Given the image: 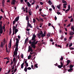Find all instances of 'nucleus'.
Masks as SVG:
<instances>
[{
	"label": "nucleus",
	"instance_id": "obj_36",
	"mask_svg": "<svg viewBox=\"0 0 74 74\" xmlns=\"http://www.w3.org/2000/svg\"><path fill=\"white\" fill-rule=\"evenodd\" d=\"M37 65H38V64H36L34 65L35 67H36V68H38V66H37Z\"/></svg>",
	"mask_w": 74,
	"mask_h": 74
},
{
	"label": "nucleus",
	"instance_id": "obj_30",
	"mask_svg": "<svg viewBox=\"0 0 74 74\" xmlns=\"http://www.w3.org/2000/svg\"><path fill=\"white\" fill-rule=\"evenodd\" d=\"M36 19H33V23H34V24H35V23H36Z\"/></svg>",
	"mask_w": 74,
	"mask_h": 74
},
{
	"label": "nucleus",
	"instance_id": "obj_16",
	"mask_svg": "<svg viewBox=\"0 0 74 74\" xmlns=\"http://www.w3.org/2000/svg\"><path fill=\"white\" fill-rule=\"evenodd\" d=\"M28 13L29 15L31 16V15H32V12L31 11V10H29L28 11Z\"/></svg>",
	"mask_w": 74,
	"mask_h": 74
},
{
	"label": "nucleus",
	"instance_id": "obj_43",
	"mask_svg": "<svg viewBox=\"0 0 74 74\" xmlns=\"http://www.w3.org/2000/svg\"><path fill=\"white\" fill-rule=\"evenodd\" d=\"M6 41H5V40H4L3 42H4L3 43V45H5V43H6Z\"/></svg>",
	"mask_w": 74,
	"mask_h": 74
},
{
	"label": "nucleus",
	"instance_id": "obj_64",
	"mask_svg": "<svg viewBox=\"0 0 74 74\" xmlns=\"http://www.w3.org/2000/svg\"><path fill=\"white\" fill-rule=\"evenodd\" d=\"M3 16H0V20H1V18H2Z\"/></svg>",
	"mask_w": 74,
	"mask_h": 74
},
{
	"label": "nucleus",
	"instance_id": "obj_29",
	"mask_svg": "<svg viewBox=\"0 0 74 74\" xmlns=\"http://www.w3.org/2000/svg\"><path fill=\"white\" fill-rule=\"evenodd\" d=\"M29 17H28V16H27V15L26 17V20H27V21H29L28 20H29Z\"/></svg>",
	"mask_w": 74,
	"mask_h": 74
},
{
	"label": "nucleus",
	"instance_id": "obj_55",
	"mask_svg": "<svg viewBox=\"0 0 74 74\" xmlns=\"http://www.w3.org/2000/svg\"><path fill=\"white\" fill-rule=\"evenodd\" d=\"M9 45L10 48L11 47V43H10Z\"/></svg>",
	"mask_w": 74,
	"mask_h": 74
},
{
	"label": "nucleus",
	"instance_id": "obj_27",
	"mask_svg": "<svg viewBox=\"0 0 74 74\" xmlns=\"http://www.w3.org/2000/svg\"><path fill=\"white\" fill-rule=\"evenodd\" d=\"M58 68H59V69H61L62 67H63V66L61 65H58Z\"/></svg>",
	"mask_w": 74,
	"mask_h": 74
},
{
	"label": "nucleus",
	"instance_id": "obj_59",
	"mask_svg": "<svg viewBox=\"0 0 74 74\" xmlns=\"http://www.w3.org/2000/svg\"><path fill=\"white\" fill-rule=\"evenodd\" d=\"M47 37H49L50 36V34H47Z\"/></svg>",
	"mask_w": 74,
	"mask_h": 74
},
{
	"label": "nucleus",
	"instance_id": "obj_54",
	"mask_svg": "<svg viewBox=\"0 0 74 74\" xmlns=\"http://www.w3.org/2000/svg\"><path fill=\"white\" fill-rule=\"evenodd\" d=\"M71 25V23L69 24H68L67 25V26H68V27H69V26H70V25Z\"/></svg>",
	"mask_w": 74,
	"mask_h": 74
},
{
	"label": "nucleus",
	"instance_id": "obj_41",
	"mask_svg": "<svg viewBox=\"0 0 74 74\" xmlns=\"http://www.w3.org/2000/svg\"><path fill=\"white\" fill-rule=\"evenodd\" d=\"M15 24V21L14 20L13 22V25H14Z\"/></svg>",
	"mask_w": 74,
	"mask_h": 74
},
{
	"label": "nucleus",
	"instance_id": "obj_38",
	"mask_svg": "<svg viewBox=\"0 0 74 74\" xmlns=\"http://www.w3.org/2000/svg\"><path fill=\"white\" fill-rule=\"evenodd\" d=\"M51 7L53 8V10H55V6L53 5H52Z\"/></svg>",
	"mask_w": 74,
	"mask_h": 74
},
{
	"label": "nucleus",
	"instance_id": "obj_18",
	"mask_svg": "<svg viewBox=\"0 0 74 74\" xmlns=\"http://www.w3.org/2000/svg\"><path fill=\"white\" fill-rule=\"evenodd\" d=\"M9 31L10 32L9 33V36H10V34H11V28H10L9 29Z\"/></svg>",
	"mask_w": 74,
	"mask_h": 74
},
{
	"label": "nucleus",
	"instance_id": "obj_26",
	"mask_svg": "<svg viewBox=\"0 0 74 74\" xmlns=\"http://www.w3.org/2000/svg\"><path fill=\"white\" fill-rule=\"evenodd\" d=\"M24 65V62H23L21 64V69H23V66Z\"/></svg>",
	"mask_w": 74,
	"mask_h": 74
},
{
	"label": "nucleus",
	"instance_id": "obj_3",
	"mask_svg": "<svg viewBox=\"0 0 74 74\" xmlns=\"http://www.w3.org/2000/svg\"><path fill=\"white\" fill-rule=\"evenodd\" d=\"M30 51H31V52H33V49H32V48L30 47V46H29L28 47V52H29Z\"/></svg>",
	"mask_w": 74,
	"mask_h": 74
},
{
	"label": "nucleus",
	"instance_id": "obj_48",
	"mask_svg": "<svg viewBox=\"0 0 74 74\" xmlns=\"http://www.w3.org/2000/svg\"><path fill=\"white\" fill-rule=\"evenodd\" d=\"M10 64L11 65H12V64H13V61H12V60L11 61V62L10 63Z\"/></svg>",
	"mask_w": 74,
	"mask_h": 74
},
{
	"label": "nucleus",
	"instance_id": "obj_2",
	"mask_svg": "<svg viewBox=\"0 0 74 74\" xmlns=\"http://www.w3.org/2000/svg\"><path fill=\"white\" fill-rule=\"evenodd\" d=\"M1 24H0V34H2L3 31V28H2V22L1 21L0 22Z\"/></svg>",
	"mask_w": 74,
	"mask_h": 74
},
{
	"label": "nucleus",
	"instance_id": "obj_32",
	"mask_svg": "<svg viewBox=\"0 0 74 74\" xmlns=\"http://www.w3.org/2000/svg\"><path fill=\"white\" fill-rule=\"evenodd\" d=\"M74 66H73V65H70L69 67H70V69H72L73 67Z\"/></svg>",
	"mask_w": 74,
	"mask_h": 74
},
{
	"label": "nucleus",
	"instance_id": "obj_57",
	"mask_svg": "<svg viewBox=\"0 0 74 74\" xmlns=\"http://www.w3.org/2000/svg\"><path fill=\"white\" fill-rule=\"evenodd\" d=\"M17 70V69H15L14 71V73H15L16 71Z\"/></svg>",
	"mask_w": 74,
	"mask_h": 74
},
{
	"label": "nucleus",
	"instance_id": "obj_24",
	"mask_svg": "<svg viewBox=\"0 0 74 74\" xmlns=\"http://www.w3.org/2000/svg\"><path fill=\"white\" fill-rule=\"evenodd\" d=\"M27 6L28 7H30L31 6V4H30V3L29 2H27Z\"/></svg>",
	"mask_w": 74,
	"mask_h": 74
},
{
	"label": "nucleus",
	"instance_id": "obj_15",
	"mask_svg": "<svg viewBox=\"0 0 74 74\" xmlns=\"http://www.w3.org/2000/svg\"><path fill=\"white\" fill-rule=\"evenodd\" d=\"M69 34L70 35H71V36H73V35H74V32H69Z\"/></svg>",
	"mask_w": 74,
	"mask_h": 74
},
{
	"label": "nucleus",
	"instance_id": "obj_60",
	"mask_svg": "<svg viewBox=\"0 0 74 74\" xmlns=\"http://www.w3.org/2000/svg\"><path fill=\"white\" fill-rule=\"evenodd\" d=\"M26 30L27 31H28V32H29V31L30 30V29L27 28Z\"/></svg>",
	"mask_w": 74,
	"mask_h": 74
},
{
	"label": "nucleus",
	"instance_id": "obj_44",
	"mask_svg": "<svg viewBox=\"0 0 74 74\" xmlns=\"http://www.w3.org/2000/svg\"><path fill=\"white\" fill-rule=\"evenodd\" d=\"M57 14H58V15H60V14H61V13L60 12H56Z\"/></svg>",
	"mask_w": 74,
	"mask_h": 74
},
{
	"label": "nucleus",
	"instance_id": "obj_56",
	"mask_svg": "<svg viewBox=\"0 0 74 74\" xmlns=\"http://www.w3.org/2000/svg\"><path fill=\"white\" fill-rule=\"evenodd\" d=\"M15 60H15V58H14L13 59V61L14 62H15Z\"/></svg>",
	"mask_w": 74,
	"mask_h": 74
},
{
	"label": "nucleus",
	"instance_id": "obj_35",
	"mask_svg": "<svg viewBox=\"0 0 74 74\" xmlns=\"http://www.w3.org/2000/svg\"><path fill=\"white\" fill-rule=\"evenodd\" d=\"M16 65L14 64L13 65L12 68V70H14V66H15Z\"/></svg>",
	"mask_w": 74,
	"mask_h": 74
},
{
	"label": "nucleus",
	"instance_id": "obj_62",
	"mask_svg": "<svg viewBox=\"0 0 74 74\" xmlns=\"http://www.w3.org/2000/svg\"><path fill=\"white\" fill-rule=\"evenodd\" d=\"M7 3H10V0H7Z\"/></svg>",
	"mask_w": 74,
	"mask_h": 74
},
{
	"label": "nucleus",
	"instance_id": "obj_33",
	"mask_svg": "<svg viewBox=\"0 0 74 74\" xmlns=\"http://www.w3.org/2000/svg\"><path fill=\"white\" fill-rule=\"evenodd\" d=\"M1 48L3 47V42H2L1 43Z\"/></svg>",
	"mask_w": 74,
	"mask_h": 74
},
{
	"label": "nucleus",
	"instance_id": "obj_61",
	"mask_svg": "<svg viewBox=\"0 0 74 74\" xmlns=\"http://www.w3.org/2000/svg\"><path fill=\"white\" fill-rule=\"evenodd\" d=\"M69 43H67L66 45V47H67H67H68V46H69Z\"/></svg>",
	"mask_w": 74,
	"mask_h": 74
},
{
	"label": "nucleus",
	"instance_id": "obj_12",
	"mask_svg": "<svg viewBox=\"0 0 74 74\" xmlns=\"http://www.w3.org/2000/svg\"><path fill=\"white\" fill-rule=\"evenodd\" d=\"M28 41H29V39H28V38H26L25 40V42L24 43V44H26L28 42Z\"/></svg>",
	"mask_w": 74,
	"mask_h": 74
},
{
	"label": "nucleus",
	"instance_id": "obj_52",
	"mask_svg": "<svg viewBox=\"0 0 74 74\" xmlns=\"http://www.w3.org/2000/svg\"><path fill=\"white\" fill-rule=\"evenodd\" d=\"M43 3L41 2H40V4H41V5H43Z\"/></svg>",
	"mask_w": 74,
	"mask_h": 74
},
{
	"label": "nucleus",
	"instance_id": "obj_47",
	"mask_svg": "<svg viewBox=\"0 0 74 74\" xmlns=\"http://www.w3.org/2000/svg\"><path fill=\"white\" fill-rule=\"evenodd\" d=\"M67 5V3H64V4H63V6Z\"/></svg>",
	"mask_w": 74,
	"mask_h": 74
},
{
	"label": "nucleus",
	"instance_id": "obj_21",
	"mask_svg": "<svg viewBox=\"0 0 74 74\" xmlns=\"http://www.w3.org/2000/svg\"><path fill=\"white\" fill-rule=\"evenodd\" d=\"M73 70V69L70 68V69H68V71L69 72H72V71H72Z\"/></svg>",
	"mask_w": 74,
	"mask_h": 74
},
{
	"label": "nucleus",
	"instance_id": "obj_22",
	"mask_svg": "<svg viewBox=\"0 0 74 74\" xmlns=\"http://www.w3.org/2000/svg\"><path fill=\"white\" fill-rule=\"evenodd\" d=\"M16 28H17V26H16L15 27V26H14L12 28V29L13 30H15V29H16Z\"/></svg>",
	"mask_w": 74,
	"mask_h": 74
},
{
	"label": "nucleus",
	"instance_id": "obj_50",
	"mask_svg": "<svg viewBox=\"0 0 74 74\" xmlns=\"http://www.w3.org/2000/svg\"><path fill=\"white\" fill-rule=\"evenodd\" d=\"M27 69L28 70H31V69H32V68H31L30 67H29L27 68Z\"/></svg>",
	"mask_w": 74,
	"mask_h": 74
},
{
	"label": "nucleus",
	"instance_id": "obj_37",
	"mask_svg": "<svg viewBox=\"0 0 74 74\" xmlns=\"http://www.w3.org/2000/svg\"><path fill=\"white\" fill-rule=\"evenodd\" d=\"M70 63V60H67V63L68 64H69V63Z\"/></svg>",
	"mask_w": 74,
	"mask_h": 74
},
{
	"label": "nucleus",
	"instance_id": "obj_42",
	"mask_svg": "<svg viewBox=\"0 0 74 74\" xmlns=\"http://www.w3.org/2000/svg\"><path fill=\"white\" fill-rule=\"evenodd\" d=\"M73 37V36H70L69 38V40H72V37Z\"/></svg>",
	"mask_w": 74,
	"mask_h": 74
},
{
	"label": "nucleus",
	"instance_id": "obj_13",
	"mask_svg": "<svg viewBox=\"0 0 74 74\" xmlns=\"http://www.w3.org/2000/svg\"><path fill=\"white\" fill-rule=\"evenodd\" d=\"M19 18V16H18L15 19H14V21H15L16 22L18 21Z\"/></svg>",
	"mask_w": 74,
	"mask_h": 74
},
{
	"label": "nucleus",
	"instance_id": "obj_23",
	"mask_svg": "<svg viewBox=\"0 0 74 74\" xmlns=\"http://www.w3.org/2000/svg\"><path fill=\"white\" fill-rule=\"evenodd\" d=\"M45 35L43 34V32H42V34L41 35V37H42V38H44V37H45Z\"/></svg>",
	"mask_w": 74,
	"mask_h": 74
},
{
	"label": "nucleus",
	"instance_id": "obj_63",
	"mask_svg": "<svg viewBox=\"0 0 74 74\" xmlns=\"http://www.w3.org/2000/svg\"><path fill=\"white\" fill-rule=\"evenodd\" d=\"M44 19H45V21H46V20H47V17H45L44 18Z\"/></svg>",
	"mask_w": 74,
	"mask_h": 74
},
{
	"label": "nucleus",
	"instance_id": "obj_11",
	"mask_svg": "<svg viewBox=\"0 0 74 74\" xmlns=\"http://www.w3.org/2000/svg\"><path fill=\"white\" fill-rule=\"evenodd\" d=\"M15 46H16V47L15 48V49L14 51L17 52V51H18V45H15Z\"/></svg>",
	"mask_w": 74,
	"mask_h": 74
},
{
	"label": "nucleus",
	"instance_id": "obj_53",
	"mask_svg": "<svg viewBox=\"0 0 74 74\" xmlns=\"http://www.w3.org/2000/svg\"><path fill=\"white\" fill-rule=\"evenodd\" d=\"M21 58H22V59L23 58V54H22L21 55Z\"/></svg>",
	"mask_w": 74,
	"mask_h": 74
},
{
	"label": "nucleus",
	"instance_id": "obj_46",
	"mask_svg": "<svg viewBox=\"0 0 74 74\" xmlns=\"http://www.w3.org/2000/svg\"><path fill=\"white\" fill-rule=\"evenodd\" d=\"M73 45V44H72V43H71V44L69 45V47H71Z\"/></svg>",
	"mask_w": 74,
	"mask_h": 74
},
{
	"label": "nucleus",
	"instance_id": "obj_8",
	"mask_svg": "<svg viewBox=\"0 0 74 74\" xmlns=\"http://www.w3.org/2000/svg\"><path fill=\"white\" fill-rule=\"evenodd\" d=\"M16 45H18V44H19V40L17 38H16Z\"/></svg>",
	"mask_w": 74,
	"mask_h": 74
},
{
	"label": "nucleus",
	"instance_id": "obj_45",
	"mask_svg": "<svg viewBox=\"0 0 74 74\" xmlns=\"http://www.w3.org/2000/svg\"><path fill=\"white\" fill-rule=\"evenodd\" d=\"M69 49L70 50H73V49H74V48L72 47H71Z\"/></svg>",
	"mask_w": 74,
	"mask_h": 74
},
{
	"label": "nucleus",
	"instance_id": "obj_1",
	"mask_svg": "<svg viewBox=\"0 0 74 74\" xmlns=\"http://www.w3.org/2000/svg\"><path fill=\"white\" fill-rule=\"evenodd\" d=\"M36 40H35L33 41H32H32H31V40H30L29 41V44H31V45L32 46V48H34V49H35L36 48V45H36L37 43H38V41H37L36 42Z\"/></svg>",
	"mask_w": 74,
	"mask_h": 74
},
{
	"label": "nucleus",
	"instance_id": "obj_10",
	"mask_svg": "<svg viewBox=\"0 0 74 74\" xmlns=\"http://www.w3.org/2000/svg\"><path fill=\"white\" fill-rule=\"evenodd\" d=\"M16 2V0H13L12 1V2H11V4H12V5H13H13H15Z\"/></svg>",
	"mask_w": 74,
	"mask_h": 74
},
{
	"label": "nucleus",
	"instance_id": "obj_7",
	"mask_svg": "<svg viewBox=\"0 0 74 74\" xmlns=\"http://www.w3.org/2000/svg\"><path fill=\"white\" fill-rule=\"evenodd\" d=\"M40 32L38 33L37 35L38 36V37H40L41 36V35H42V31H40Z\"/></svg>",
	"mask_w": 74,
	"mask_h": 74
},
{
	"label": "nucleus",
	"instance_id": "obj_34",
	"mask_svg": "<svg viewBox=\"0 0 74 74\" xmlns=\"http://www.w3.org/2000/svg\"><path fill=\"white\" fill-rule=\"evenodd\" d=\"M63 64H64V63H63V62H62V61H61L60 62L61 65L62 66H63Z\"/></svg>",
	"mask_w": 74,
	"mask_h": 74
},
{
	"label": "nucleus",
	"instance_id": "obj_51",
	"mask_svg": "<svg viewBox=\"0 0 74 74\" xmlns=\"http://www.w3.org/2000/svg\"><path fill=\"white\" fill-rule=\"evenodd\" d=\"M31 68L32 69H33V70L34 69V68H33V65H31Z\"/></svg>",
	"mask_w": 74,
	"mask_h": 74
},
{
	"label": "nucleus",
	"instance_id": "obj_39",
	"mask_svg": "<svg viewBox=\"0 0 74 74\" xmlns=\"http://www.w3.org/2000/svg\"><path fill=\"white\" fill-rule=\"evenodd\" d=\"M2 28L3 29V30H4V29H5V25L4 24H3V27H2Z\"/></svg>",
	"mask_w": 74,
	"mask_h": 74
},
{
	"label": "nucleus",
	"instance_id": "obj_19",
	"mask_svg": "<svg viewBox=\"0 0 74 74\" xmlns=\"http://www.w3.org/2000/svg\"><path fill=\"white\" fill-rule=\"evenodd\" d=\"M13 53H14V55H17V53H18V52L14 51V52Z\"/></svg>",
	"mask_w": 74,
	"mask_h": 74
},
{
	"label": "nucleus",
	"instance_id": "obj_20",
	"mask_svg": "<svg viewBox=\"0 0 74 74\" xmlns=\"http://www.w3.org/2000/svg\"><path fill=\"white\" fill-rule=\"evenodd\" d=\"M48 3H49V5H51V4H52V3L51 2V0H49L48 1Z\"/></svg>",
	"mask_w": 74,
	"mask_h": 74
},
{
	"label": "nucleus",
	"instance_id": "obj_28",
	"mask_svg": "<svg viewBox=\"0 0 74 74\" xmlns=\"http://www.w3.org/2000/svg\"><path fill=\"white\" fill-rule=\"evenodd\" d=\"M24 70L25 72H27V67H26V66H25L24 69Z\"/></svg>",
	"mask_w": 74,
	"mask_h": 74
},
{
	"label": "nucleus",
	"instance_id": "obj_5",
	"mask_svg": "<svg viewBox=\"0 0 74 74\" xmlns=\"http://www.w3.org/2000/svg\"><path fill=\"white\" fill-rule=\"evenodd\" d=\"M68 7V9L66 10L65 11V13H67V12H68V11H69L70 10V5H69Z\"/></svg>",
	"mask_w": 74,
	"mask_h": 74
},
{
	"label": "nucleus",
	"instance_id": "obj_4",
	"mask_svg": "<svg viewBox=\"0 0 74 74\" xmlns=\"http://www.w3.org/2000/svg\"><path fill=\"white\" fill-rule=\"evenodd\" d=\"M36 37V35H35L34 34H33V36H32V37L31 39L32 41H34V40H36V39H35Z\"/></svg>",
	"mask_w": 74,
	"mask_h": 74
},
{
	"label": "nucleus",
	"instance_id": "obj_58",
	"mask_svg": "<svg viewBox=\"0 0 74 74\" xmlns=\"http://www.w3.org/2000/svg\"><path fill=\"white\" fill-rule=\"evenodd\" d=\"M60 60L61 61H62V60H63V58L61 57V58Z\"/></svg>",
	"mask_w": 74,
	"mask_h": 74
},
{
	"label": "nucleus",
	"instance_id": "obj_14",
	"mask_svg": "<svg viewBox=\"0 0 74 74\" xmlns=\"http://www.w3.org/2000/svg\"><path fill=\"white\" fill-rule=\"evenodd\" d=\"M25 63L26 64V66H26V67H28L29 66V65L28 64V63L27 62V60H26L25 62Z\"/></svg>",
	"mask_w": 74,
	"mask_h": 74
},
{
	"label": "nucleus",
	"instance_id": "obj_6",
	"mask_svg": "<svg viewBox=\"0 0 74 74\" xmlns=\"http://www.w3.org/2000/svg\"><path fill=\"white\" fill-rule=\"evenodd\" d=\"M29 21H30L29 20L27 21V24H28V26H29V27H30V28H32L33 27L32 26V25L30 24V23H29Z\"/></svg>",
	"mask_w": 74,
	"mask_h": 74
},
{
	"label": "nucleus",
	"instance_id": "obj_17",
	"mask_svg": "<svg viewBox=\"0 0 74 74\" xmlns=\"http://www.w3.org/2000/svg\"><path fill=\"white\" fill-rule=\"evenodd\" d=\"M14 30H15V34H16V33H17L18 32V30L17 29H14Z\"/></svg>",
	"mask_w": 74,
	"mask_h": 74
},
{
	"label": "nucleus",
	"instance_id": "obj_31",
	"mask_svg": "<svg viewBox=\"0 0 74 74\" xmlns=\"http://www.w3.org/2000/svg\"><path fill=\"white\" fill-rule=\"evenodd\" d=\"M32 58V56L31 55H29L28 57V59H30V58Z\"/></svg>",
	"mask_w": 74,
	"mask_h": 74
},
{
	"label": "nucleus",
	"instance_id": "obj_9",
	"mask_svg": "<svg viewBox=\"0 0 74 74\" xmlns=\"http://www.w3.org/2000/svg\"><path fill=\"white\" fill-rule=\"evenodd\" d=\"M36 19H37L38 21L39 22L40 21V20L41 21H42V22H44V19L43 18H40V19H39L38 18H36Z\"/></svg>",
	"mask_w": 74,
	"mask_h": 74
},
{
	"label": "nucleus",
	"instance_id": "obj_49",
	"mask_svg": "<svg viewBox=\"0 0 74 74\" xmlns=\"http://www.w3.org/2000/svg\"><path fill=\"white\" fill-rule=\"evenodd\" d=\"M62 3H67V2L66 1H62Z\"/></svg>",
	"mask_w": 74,
	"mask_h": 74
},
{
	"label": "nucleus",
	"instance_id": "obj_40",
	"mask_svg": "<svg viewBox=\"0 0 74 74\" xmlns=\"http://www.w3.org/2000/svg\"><path fill=\"white\" fill-rule=\"evenodd\" d=\"M5 1H2V5H4V3H5Z\"/></svg>",
	"mask_w": 74,
	"mask_h": 74
},
{
	"label": "nucleus",
	"instance_id": "obj_25",
	"mask_svg": "<svg viewBox=\"0 0 74 74\" xmlns=\"http://www.w3.org/2000/svg\"><path fill=\"white\" fill-rule=\"evenodd\" d=\"M57 7L58 8V9H60V4H59V5H58Z\"/></svg>",
	"mask_w": 74,
	"mask_h": 74
}]
</instances>
